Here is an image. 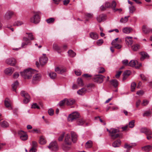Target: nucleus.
<instances>
[{
	"label": "nucleus",
	"mask_w": 152,
	"mask_h": 152,
	"mask_svg": "<svg viewBox=\"0 0 152 152\" xmlns=\"http://www.w3.org/2000/svg\"><path fill=\"white\" fill-rule=\"evenodd\" d=\"M36 73V70H32L31 68H30L25 70L23 72H21L20 75L25 79H29L31 77L33 74Z\"/></svg>",
	"instance_id": "1"
},
{
	"label": "nucleus",
	"mask_w": 152,
	"mask_h": 152,
	"mask_svg": "<svg viewBox=\"0 0 152 152\" xmlns=\"http://www.w3.org/2000/svg\"><path fill=\"white\" fill-rule=\"evenodd\" d=\"M119 130L118 129L111 128L110 129L109 135L111 137L112 139L115 140L119 137Z\"/></svg>",
	"instance_id": "2"
},
{
	"label": "nucleus",
	"mask_w": 152,
	"mask_h": 152,
	"mask_svg": "<svg viewBox=\"0 0 152 152\" xmlns=\"http://www.w3.org/2000/svg\"><path fill=\"white\" fill-rule=\"evenodd\" d=\"M80 114L77 112H74L70 114L68 118V120L69 122H72L79 118Z\"/></svg>",
	"instance_id": "3"
},
{
	"label": "nucleus",
	"mask_w": 152,
	"mask_h": 152,
	"mask_svg": "<svg viewBox=\"0 0 152 152\" xmlns=\"http://www.w3.org/2000/svg\"><path fill=\"white\" fill-rule=\"evenodd\" d=\"M21 96L25 98L23 100V102L24 104H27L30 101V97L29 94L24 91H22L20 93Z\"/></svg>",
	"instance_id": "4"
},
{
	"label": "nucleus",
	"mask_w": 152,
	"mask_h": 152,
	"mask_svg": "<svg viewBox=\"0 0 152 152\" xmlns=\"http://www.w3.org/2000/svg\"><path fill=\"white\" fill-rule=\"evenodd\" d=\"M105 77L101 75H97L93 78V80L98 83H101L103 82L104 78Z\"/></svg>",
	"instance_id": "5"
},
{
	"label": "nucleus",
	"mask_w": 152,
	"mask_h": 152,
	"mask_svg": "<svg viewBox=\"0 0 152 152\" xmlns=\"http://www.w3.org/2000/svg\"><path fill=\"white\" fill-rule=\"evenodd\" d=\"M23 41L21 44V47L23 48H25L27 45H30L31 44V42L26 37H23Z\"/></svg>",
	"instance_id": "6"
},
{
	"label": "nucleus",
	"mask_w": 152,
	"mask_h": 152,
	"mask_svg": "<svg viewBox=\"0 0 152 152\" xmlns=\"http://www.w3.org/2000/svg\"><path fill=\"white\" fill-rule=\"evenodd\" d=\"M40 19L39 15L37 14H35L33 17H31L30 19V21L31 22L37 24L39 22Z\"/></svg>",
	"instance_id": "7"
},
{
	"label": "nucleus",
	"mask_w": 152,
	"mask_h": 152,
	"mask_svg": "<svg viewBox=\"0 0 152 152\" xmlns=\"http://www.w3.org/2000/svg\"><path fill=\"white\" fill-rule=\"evenodd\" d=\"M4 105L6 107L8 108V109L11 110L12 109L11 104L12 102L9 99L7 98L5 99L4 101Z\"/></svg>",
	"instance_id": "8"
},
{
	"label": "nucleus",
	"mask_w": 152,
	"mask_h": 152,
	"mask_svg": "<svg viewBox=\"0 0 152 152\" xmlns=\"http://www.w3.org/2000/svg\"><path fill=\"white\" fill-rule=\"evenodd\" d=\"M138 63L137 61L134 60H132L129 63V66L132 67L135 66L136 68H138L140 67L141 66L142 64L140 63L139 65H137L138 64Z\"/></svg>",
	"instance_id": "9"
},
{
	"label": "nucleus",
	"mask_w": 152,
	"mask_h": 152,
	"mask_svg": "<svg viewBox=\"0 0 152 152\" xmlns=\"http://www.w3.org/2000/svg\"><path fill=\"white\" fill-rule=\"evenodd\" d=\"M18 134L20 135V138L22 140H27L28 139V135L26 132L20 130L19 131Z\"/></svg>",
	"instance_id": "10"
},
{
	"label": "nucleus",
	"mask_w": 152,
	"mask_h": 152,
	"mask_svg": "<svg viewBox=\"0 0 152 152\" xmlns=\"http://www.w3.org/2000/svg\"><path fill=\"white\" fill-rule=\"evenodd\" d=\"M16 60L14 58H9L6 60V63L11 66H14L16 64Z\"/></svg>",
	"instance_id": "11"
},
{
	"label": "nucleus",
	"mask_w": 152,
	"mask_h": 152,
	"mask_svg": "<svg viewBox=\"0 0 152 152\" xmlns=\"http://www.w3.org/2000/svg\"><path fill=\"white\" fill-rule=\"evenodd\" d=\"M48 148L51 150L53 151H56L58 149L56 142L54 141L51 142L48 146Z\"/></svg>",
	"instance_id": "12"
},
{
	"label": "nucleus",
	"mask_w": 152,
	"mask_h": 152,
	"mask_svg": "<svg viewBox=\"0 0 152 152\" xmlns=\"http://www.w3.org/2000/svg\"><path fill=\"white\" fill-rule=\"evenodd\" d=\"M41 77V75L39 74H35L33 76L32 83L33 84H35L37 82L40 80Z\"/></svg>",
	"instance_id": "13"
},
{
	"label": "nucleus",
	"mask_w": 152,
	"mask_h": 152,
	"mask_svg": "<svg viewBox=\"0 0 152 152\" xmlns=\"http://www.w3.org/2000/svg\"><path fill=\"white\" fill-rule=\"evenodd\" d=\"M72 139L70 135L66 134L64 139V142L66 145H70L72 143Z\"/></svg>",
	"instance_id": "14"
},
{
	"label": "nucleus",
	"mask_w": 152,
	"mask_h": 152,
	"mask_svg": "<svg viewBox=\"0 0 152 152\" xmlns=\"http://www.w3.org/2000/svg\"><path fill=\"white\" fill-rule=\"evenodd\" d=\"M96 19L99 23L104 21L106 19V16L104 14H101L97 17Z\"/></svg>",
	"instance_id": "15"
},
{
	"label": "nucleus",
	"mask_w": 152,
	"mask_h": 152,
	"mask_svg": "<svg viewBox=\"0 0 152 152\" xmlns=\"http://www.w3.org/2000/svg\"><path fill=\"white\" fill-rule=\"evenodd\" d=\"M66 69L65 68L61 69L59 67H57L55 69V71L58 73L62 74L66 72Z\"/></svg>",
	"instance_id": "16"
},
{
	"label": "nucleus",
	"mask_w": 152,
	"mask_h": 152,
	"mask_svg": "<svg viewBox=\"0 0 152 152\" xmlns=\"http://www.w3.org/2000/svg\"><path fill=\"white\" fill-rule=\"evenodd\" d=\"M48 58L46 57H44L40 58L39 59V62L41 65H44L47 61Z\"/></svg>",
	"instance_id": "17"
},
{
	"label": "nucleus",
	"mask_w": 152,
	"mask_h": 152,
	"mask_svg": "<svg viewBox=\"0 0 152 152\" xmlns=\"http://www.w3.org/2000/svg\"><path fill=\"white\" fill-rule=\"evenodd\" d=\"M13 14L14 13L12 11H7L5 15L4 18L5 19L7 20H9L12 17V16L13 15Z\"/></svg>",
	"instance_id": "18"
},
{
	"label": "nucleus",
	"mask_w": 152,
	"mask_h": 152,
	"mask_svg": "<svg viewBox=\"0 0 152 152\" xmlns=\"http://www.w3.org/2000/svg\"><path fill=\"white\" fill-rule=\"evenodd\" d=\"M14 71V69L11 67H9L6 68L4 71L5 74L8 75H11Z\"/></svg>",
	"instance_id": "19"
},
{
	"label": "nucleus",
	"mask_w": 152,
	"mask_h": 152,
	"mask_svg": "<svg viewBox=\"0 0 152 152\" xmlns=\"http://www.w3.org/2000/svg\"><path fill=\"white\" fill-rule=\"evenodd\" d=\"M85 122V120L82 118H80L77 120L76 123L78 125L82 126Z\"/></svg>",
	"instance_id": "20"
},
{
	"label": "nucleus",
	"mask_w": 152,
	"mask_h": 152,
	"mask_svg": "<svg viewBox=\"0 0 152 152\" xmlns=\"http://www.w3.org/2000/svg\"><path fill=\"white\" fill-rule=\"evenodd\" d=\"M132 37H126L125 38L126 42V44L128 45H131L133 42V41L131 39Z\"/></svg>",
	"instance_id": "21"
},
{
	"label": "nucleus",
	"mask_w": 152,
	"mask_h": 152,
	"mask_svg": "<svg viewBox=\"0 0 152 152\" xmlns=\"http://www.w3.org/2000/svg\"><path fill=\"white\" fill-rule=\"evenodd\" d=\"M72 139L73 142H75L77 140V136L75 133L73 132H71Z\"/></svg>",
	"instance_id": "22"
},
{
	"label": "nucleus",
	"mask_w": 152,
	"mask_h": 152,
	"mask_svg": "<svg viewBox=\"0 0 152 152\" xmlns=\"http://www.w3.org/2000/svg\"><path fill=\"white\" fill-rule=\"evenodd\" d=\"M87 91V90L85 88H82L79 90L77 91V93L80 95H83L85 94Z\"/></svg>",
	"instance_id": "23"
},
{
	"label": "nucleus",
	"mask_w": 152,
	"mask_h": 152,
	"mask_svg": "<svg viewBox=\"0 0 152 152\" xmlns=\"http://www.w3.org/2000/svg\"><path fill=\"white\" fill-rule=\"evenodd\" d=\"M121 141L120 140H118L115 141L113 143V146L114 147H118L120 146L121 143Z\"/></svg>",
	"instance_id": "24"
},
{
	"label": "nucleus",
	"mask_w": 152,
	"mask_h": 152,
	"mask_svg": "<svg viewBox=\"0 0 152 152\" xmlns=\"http://www.w3.org/2000/svg\"><path fill=\"white\" fill-rule=\"evenodd\" d=\"M75 100L74 99H66V104L68 105H72L75 103Z\"/></svg>",
	"instance_id": "25"
},
{
	"label": "nucleus",
	"mask_w": 152,
	"mask_h": 152,
	"mask_svg": "<svg viewBox=\"0 0 152 152\" xmlns=\"http://www.w3.org/2000/svg\"><path fill=\"white\" fill-rule=\"evenodd\" d=\"M140 54L141 57L140 58V59L141 61H143L145 58L148 57V55L146 53L144 52H141Z\"/></svg>",
	"instance_id": "26"
},
{
	"label": "nucleus",
	"mask_w": 152,
	"mask_h": 152,
	"mask_svg": "<svg viewBox=\"0 0 152 152\" xmlns=\"http://www.w3.org/2000/svg\"><path fill=\"white\" fill-rule=\"evenodd\" d=\"M132 30V28L129 27L124 28L122 30L123 32L126 34H129Z\"/></svg>",
	"instance_id": "27"
},
{
	"label": "nucleus",
	"mask_w": 152,
	"mask_h": 152,
	"mask_svg": "<svg viewBox=\"0 0 152 152\" xmlns=\"http://www.w3.org/2000/svg\"><path fill=\"white\" fill-rule=\"evenodd\" d=\"M142 31L145 34H147L149 33V28H147V26L143 25L142 28Z\"/></svg>",
	"instance_id": "28"
},
{
	"label": "nucleus",
	"mask_w": 152,
	"mask_h": 152,
	"mask_svg": "<svg viewBox=\"0 0 152 152\" xmlns=\"http://www.w3.org/2000/svg\"><path fill=\"white\" fill-rule=\"evenodd\" d=\"M92 142L91 140H89L86 143L85 147L86 148H91L92 146Z\"/></svg>",
	"instance_id": "29"
},
{
	"label": "nucleus",
	"mask_w": 152,
	"mask_h": 152,
	"mask_svg": "<svg viewBox=\"0 0 152 152\" xmlns=\"http://www.w3.org/2000/svg\"><path fill=\"white\" fill-rule=\"evenodd\" d=\"M90 37L92 39H96L98 38V36L97 34L94 32H92L90 34Z\"/></svg>",
	"instance_id": "30"
},
{
	"label": "nucleus",
	"mask_w": 152,
	"mask_h": 152,
	"mask_svg": "<svg viewBox=\"0 0 152 152\" xmlns=\"http://www.w3.org/2000/svg\"><path fill=\"white\" fill-rule=\"evenodd\" d=\"M18 82L17 81H15L12 85V87L13 91H16V89L18 85Z\"/></svg>",
	"instance_id": "31"
},
{
	"label": "nucleus",
	"mask_w": 152,
	"mask_h": 152,
	"mask_svg": "<svg viewBox=\"0 0 152 152\" xmlns=\"http://www.w3.org/2000/svg\"><path fill=\"white\" fill-rule=\"evenodd\" d=\"M1 126L3 128H7L9 126V123L6 121H4L1 123Z\"/></svg>",
	"instance_id": "32"
},
{
	"label": "nucleus",
	"mask_w": 152,
	"mask_h": 152,
	"mask_svg": "<svg viewBox=\"0 0 152 152\" xmlns=\"http://www.w3.org/2000/svg\"><path fill=\"white\" fill-rule=\"evenodd\" d=\"M140 48V45L138 44L133 45L132 46V49L134 51L137 50Z\"/></svg>",
	"instance_id": "33"
},
{
	"label": "nucleus",
	"mask_w": 152,
	"mask_h": 152,
	"mask_svg": "<svg viewBox=\"0 0 152 152\" xmlns=\"http://www.w3.org/2000/svg\"><path fill=\"white\" fill-rule=\"evenodd\" d=\"M68 53L69 56L71 57H74L76 55V53L72 50H69Z\"/></svg>",
	"instance_id": "34"
},
{
	"label": "nucleus",
	"mask_w": 152,
	"mask_h": 152,
	"mask_svg": "<svg viewBox=\"0 0 152 152\" xmlns=\"http://www.w3.org/2000/svg\"><path fill=\"white\" fill-rule=\"evenodd\" d=\"M112 85L115 87H117L118 84V81L115 79L112 80L110 82Z\"/></svg>",
	"instance_id": "35"
},
{
	"label": "nucleus",
	"mask_w": 152,
	"mask_h": 152,
	"mask_svg": "<svg viewBox=\"0 0 152 152\" xmlns=\"http://www.w3.org/2000/svg\"><path fill=\"white\" fill-rule=\"evenodd\" d=\"M46 140L44 137L43 136L40 137L39 140V143L40 144L42 145L46 143Z\"/></svg>",
	"instance_id": "36"
},
{
	"label": "nucleus",
	"mask_w": 152,
	"mask_h": 152,
	"mask_svg": "<svg viewBox=\"0 0 152 152\" xmlns=\"http://www.w3.org/2000/svg\"><path fill=\"white\" fill-rule=\"evenodd\" d=\"M152 149L150 145H147L142 148V150L145 151H148Z\"/></svg>",
	"instance_id": "37"
},
{
	"label": "nucleus",
	"mask_w": 152,
	"mask_h": 152,
	"mask_svg": "<svg viewBox=\"0 0 152 152\" xmlns=\"http://www.w3.org/2000/svg\"><path fill=\"white\" fill-rule=\"evenodd\" d=\"M129 17V16H126L124 18H121L120 22L122 23H126L128 20V18Z\"/></svg>",
	"instance_id": "38"
},
{
	"label": "nucleus",
	"mask_w": 152,
	"mask_h": 152,
	"mask_svg": "<svg viewBox=\"0 0 152 152\" xmlns=\"http://www.w3.org/2000/svg\"><path fill=\"white\" fill-rule=\"evenodd\" d=\"M77 83L79 86H83V82L81 79L78 78L77 80Z\"/></svg>",
	"instance_id": "39"
},
{
	"label": "nucleus",
	"mask_w": 152,
	"mask_h": 152,
	"mask_svg": "<svg viewBox=\"0 0 152 152\" xmlns=\"http://www.w3.org/2000/svg\"><path fill=\"white\" fill-rule=\"evenodd\" d=\"M53 49L57 51L61 49L60 47L55 43L53 44Z\"/></svg>",
	"instance_id": "40"
},
{
	"label": "nucleus",
	"mask_w": 152,
	"mask_h": 152,
	"mask_svg": "<svg viewBox=\"0 0 152 152\" xmlns=\"http://www.w3.org/2000/svg\"><path fill=\"white\" fill-rule=\"evenodd\" d=\"M49 75L51 78L54 79L56 77V74L55 72H51L49 73Z\"/></svg>",
	"instance_id": "41"
},
{
	"label": "nucleus",
	"mask_w": 152,
	"mask_h": 152,
	"mask_svg": "<svg viewBox=\"0 0 152 152\" xmlns=\"http://www.w3.org/2000/svg\"><path fill=\"white\" fill-rule=\"evenodd\" d=\"M26 34L28 35L29 39L31 41V40H33L34 39V37L33 35L31 33H26Z\"/></svg>",
	"instance_id": "42"
},
{
	"label": "nucleus",
	"mask_w": 152,
	"mask_h": 152,
	"mask_svg": "<svg viewBox=\"0 0 152 152\" xmlns=\"http://www.w3.org/2000/svg\"><path fill=\"white\" fill-rule=\"evenodd\" d=\"M136 84L134 82L132 83L131 85V91H134L136 87Z\"/></svg>",
	"instance_id": "43"
},
{
	"label": "nucleus",
	"mask_w": 152,
	"mask_h": 152,
	"mask_svg": "<svg viewBox=\"0 0 152 152\" xmlns=\"http://www.w3.org/2000/svg\"><path fill=\"white\" fill-rule=\"evenodd\" d=\"M111 7H110L113 10H115V7L116 5V3L115 1H113L112 3L110 4Z\"/></svg>",
	"instance_id": "44"
},
{
	"label": "nucleus",
	"mask_w": 152,
	"mask_h": 152,
	"mask_svg": "<svg viewBox=\"0 0 152 152\" xmlns=\"http://www.w3.org/2000/svg\"><path fill=\"white\" fill-rule=\"evenodd\" d=\"M55 21V19L53 18H51L46 20V21L48 23H53Z\"/></svg>",
	"instance_id": "45"
},
{
	"label": "nucleus",
	"mask_w": 152,
	"mask_h": 152,
	"mask_svg": "<svg viewBox=\"0 0 152 152\" xmlns=\"http://www.w3.org/2000/svg\"><path fill=\"white\" fill-rule=\"evenodd\" d=\"M134 123L135 121L134 120L129 122V127L130 128H133L134 126Z\"/></svg>",
	"instance_id": "46"
},
{
	"label": "nucleus",
	"mask_w": 152,
	"mask_h": 152,
	"mask_svg": "<svg viewBox=\"0 0 152 152\" xmlns=\"http://www.w3.org/2000/svg\"><path fill=\"white\" fill-rule=\"evenodd\" d=\"M151 114V112L150 110L147 111H145L143 114V116H149Z\"/></svg>",
	"instance_id": "47"
},
{
	"label": "nucleus",
	"mask_w": 152,
	"mask_h": 152,
	"mask_svg": "<svg viewBox=\"0 0 152 152\" xmlns=\"http://www.w3.org/2000/svg\"><path fill=\"white\" fill-rule=\"evenodd\" d=\"M99 73H102L105 71V69L102 67H100L98 68Z\"/></svg>",
	"instance_id": "48"
},
{
	"label": "nucleus",
	"mask_w": 152,
	"mask_h": 152,
	"mask_svg": "<svg viewBox=\"0 0 152 152\" xmlns=\"http://www.w3.org/2000/svg\"><path fill=\"white\" fill-rule=\"evenodd\" d=\"M145 134H146V135L148 136L151 134H152V132L150 129L147 128Z\"/></svg>",
	"instance_id": "49"
},
{
	"label": "nucleus",
	"mask_w": 152,
	"mask_h": 152,
	"mask_svg": "<svg viewBox=\"0 0 152 152\" xmlns=\"http://www.w3.org/2000/svg\"><path fill=\"white\" fill-rule=\"evenodd\" d=\"M65 103H66V99L60 101L59 103V105L60 106H63Z\"/></svg>",
	"instance_id": "50"
},
{
	"label": "nucleus",
	"mask_w": 152,
	"mask_h": 152,
	"mask_svg": "<svg viewBox=\"0 0 152 152\" xmlns=\"http://www.w3.org/2000/svg\"><path fill=\"white\" fill-rule=\"evenodd\" d=\"M24 23L23 22L21 21H18L15 22L14 24L15 25H16L17 26H20Z\"/></svg>",
	"instance_id": "51"
},
{
	"label": "nucleus",
	"mask_w": 152,
	"mask_h": 152,
	"mask_svg": "<svg viewBox=\"0 0 152 152\" xmlns=\"http://www.w3.org/2000/svg\"><path fill=\"white\" fill-rule=\"evenodd\" d=\"M131 73V72L129 70H127L124 72L123 74V75L128 76L130 75Z\"/></svg>",
	"instance_id": "52"
},
{
	"label": "nucleus",
	"mask_w": 152,
	"mask_h": 152,
	"mask_svg": "<svg viewBox=\"0 0 152 152\" xmlns=\"http://www.w3.org/2000/svg\"><path fill=\"white\" fill-rule=\"evenodd\" d=\"M48 113L50 115H52L54 113V110L52 109H50L48 111Z\"/></svg>",
	"instance_id": "53"
},
{
	"label": "nucleus",
	"mask_w": 152,
	"mask_h": 152,
	"mask_svg": "<svg viewBox=\"0 0 152 152\" xmlns=\"http://www.w3.org/2000/svg\"><path fill=\"white\" fill-rule=\"evenodd\" d=\"M103 41L102 39H99L96 42L97 44L98 45H100L103 43Z\"/></svg>",
	"instance_id": "54"
},
{
	"label": "nucleus",
	"mask_w": 152,
	"mask_h": 152,
	"mask_svg": "<svg viewBox=\"0 0 152 152\" xmlns=\"http://www.w3.org/2000/svg\"><path fill=\"white\" fill-rule=\"evenodd\" d=\"M32 108H37L39 109V107L37 105L36 103L34 104L31 106Z\"/></svg>",
	"instance_id": "55"
},
{
	"label": "nucleus",
	"mask_w": 152,
	"mask_h": 152,
	"mask_svg": "<svg viewBox=\"0 0 152 152\" xmlns=\"http://www.w3.org/2000/svg\"><path fill=\"white\" fill-rule=\"evenodd\" d=\"M123 64L126 65H127L129 66L128 61L127 60L125 59L122 61Z\"/></svg>",
	"instance_id": "56"
},
{
	"label": "nucleus",
	"mask_w": 152,
	"mask_h": 152,
	"mask_svg": "<svg viewBox=\"0 0 152 152\" xmlns=\"http://www.w3.org/2000/svg\"><path fill=\"white\" fill-rule=\"evenodd\" d=\"M148 103H149V101H148L147 100H144L143 101V102H142V104L143 105L145 106V105H146L147 104H148Z\"/></svg>",
	"instance_id": "57"
},
{
	"label": "nucleus",
	"mask_w": 152,
	"mask_h": 152,
	"mask_svg": "<svg viewBox=\"0 0 152 152\" xmlns=\"http://www.w3.org/2000/svg\"><path fill=\"white\" fill-rule=\"evenodd\" d=\"M114 46V48L118 49H120L121 47V45L118 44L117 43Z\"/></svg>",
	"instance_id": "58"
},
{
	"label": "nucleus",
	"mask_w": 152,
	"mask_h": 152,
	"mask_svg": "<svg viewBox=\"0 0 152 152\" xmlns=\"http://www.w3.org/2000/svg\"><path fill=\"white\" fill-rule=\"evenodd\" d=\"M144 94V91L142 90H140L138 91L136 94L139 95H142Z\"/></svg>",
	"instance_id": "59"
},
{
	"label": "nucleus",
	"mask_w": 152,
	"mask_h": 152,
	"mask_svg": "<svg viewBox=\"0 0 152 152\" xmlns=\"http://www.w3.org/2000/svg\"><path fill=\"white\" fill-rule=\"evenodd\" d=\"M147 128H142L140 129V131L141 133L145 134Z\"/></svg>",
	"instance_id": "60"
},
{
	"label": "nucleus",
	"mask_w": 152,
	"mask_h": 152,
	"mask_svg": "<svg viewBox=\"0 0 152 152\" xmlns=\"http://www.w3.org/2000/svg\"><path fill=\"white\" fill-rule=\"evenodd\" d=\"M105 7L106 8H110V4L109 2H106L105 3Z\"/></svg>",
	"instance_id": "61"
},
{
	"label": "nucleus",
	"mask_w": 152,
	"mask_h": 152,
	"mask_svg": "<svg viewBox=\"0 0 152 152\" xmlns=\"http://www.w3.org/2000/svg\"><path fill=\"white\" fill-rule=\"evenodd\" d=\"M130 12L133 13L135 10V8L134 7H130L129 8Z\"/></svg>",
	"instance_id": "62"
},
{
	"label": "nucleus",
	"mask_w": 152,
	"mask_h": 152,
	"mask_svg": "<svg viewBox=\"0 0 152 152\" xmlns=\"http://www.w3.org/2000/svg\"><path fill=\"white\" fill-rule=\"evenodd\" d=\"M124 147L125 148L128 149H129L130 148H132V146L129 145L127 143H126L124 145Z\"/></svg>",
	"instance_id": "63"
},
{
	"label": "nucleus",
	"mask_w": 152,
	"mask_h": 152,
	"mask_svg": "<svg viewBox=\"0 0 152 152\" xmlns=\"http://www.w3.org/2000/svg\"><path fill=\"white\" fill-rule=\"evenodd\" d=\"M83 76L86 78H88L91 77V76L90 75L88 74H85L83 75Z\"/></svg>",
	"instance_id": "64"
}]
</instances>
